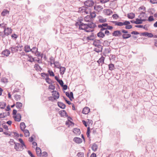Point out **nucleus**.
<instances>
[{
  "mask_svg": "<svg viewBox=\"0 0 157 157\" xmlns=\"http://www.w3.org/2000/svg\"><path fill=\"white\" fill-rule=\"evenodd\" d=\"M95 26V24L92 22L88 24L82 23L79 26V29L84 30L87 32H92Z\"/></svg>",
  "mask_w": 157,
  "mask_h": 157,
  "instance_id": "nucleus-1",
  "label": "nucleus"
},
{
  "mask_svg": "<svg viewBox=\"0 0 157 157\" xmlns=\"http://www.w3.org/2000/svg\"><path fill=\"white\" fill-rule=\"evenodd\" d=\"M79 11L80 13L84 14H88V13L89 10L88 8L84 6L80 8L79 9Z\"/></svg>",
  "mask_w": 157,
  "mask_h": 157,
  "instance_id": "nucleus-2",
  "label": "nucleus"
},
{
  "mask_svg": "<svg viewBox=\"0 0 157 157\" xmlns=\"http://www.w3.org/2000/svg\"><path fill=\"white\" fill-rule=\"evenodd\" d=\"M24 145L18 143H16L14 145V148L17 151H22L24 149Z\"/></svg>",
  "mask_w": 157,
  "mask_h": 157,
  "instance_id": "nucleus-3",
  "label": "nucleus"
},
{
  "mask_svg": "<svg viewBox=\"0 0 157 157\" xmlns=\"http://www.w3.org/2000/svg\"><path fill=\"white\" fill-rule=\"evenodd\" d=\"M94 4V2L92 0H88L84 2L85 6H87V8L88 7L92 6Z\"/></svg>",
  "mask_w": 157,
  "mask_h": 157,
  "instance_id": "nucleus-4",
  "label": "nucleus"
},
{
  "mask_svg": "<svg viewBox=\"0 0 157 157\" xmlns=\"http://www.w3.org/2000/svg\"><path fill=\"white\" fill-rule=\"evenodd\" d=\"M122 34L121 30H117L113 33L112 35L114 36L119 37L122 35Z\"/></svg>",
  "mask_w": 157,
  "mask_h": 157,
  "instance_id": "nucleus-5",
  "label": "nucleus"
},
{
  "mask_svg": "<svg viewBox=\"0 0 157 157\" xmlns=\"http://www.w3.org/2000/svg\"><path fill=\"white\" fill-rule=\"evenodd\" d=\"M3 32L5 33L6 36H8L11 33L12 29L9 27L5 28Z\"/></svg>",
  "mask_w": 157,
  "mask_h": 157,
  "instance_id": "nucleus-6",
  "label": "nucleus"
},
{
  "mask_svg": "<svg viewBox=\"0 0 157 157\" xmlns=\"http://www.w3.org/2000/svg\"><path fill=\"white\" fill-rule=\"evenodd\" d=\"M10 54V51L8 49H5L3 51L2 53V56H8Z\"/></svg>",
  "mask_w": 157,
  "mask_h": 157,
  "instance_id": "nucleus-7",
  "label": "nucleus"
},
{
  "mask_svg": "<svg viewBox=\"0 0 157 157\" xmlns=\"http://www.w3.org/2000/svg\"><path fill=\"white\" fill-rule=\"evenodd\" d=\"M93 45L96 47H102V46L101 45V42L99 40H96L94 41L93 43Z\"/></svg>",
  "mask_w": 157,
  "mask_h": 157,
  "instance_id": "nucleus-8",
  "label": "nucleus"
},
{
  "mask_svg": "<svg viewBox=\"0 0 157 157\" xmlns=\"http://www.w3.org/2000/svg\"><path fill=\"white\" fill-rule=\"evenodd\" d=\"M13 117L17 121L19 122L21 120V116L20 113H17L16 116H13Z\"/></svg>",
  "mask_w": 157,
  "mask_h": 157,
  "instance_id": "nucleus-9",
  "label": "nucleus"
},
{
  "mask_svg": "<svg viewBox=\"0 0 157 157\" xmlns=\"http://www.w3.org/2000/svg\"><path fill=\"white\" fill-rule=\"evenodd\" d=\"M94 9L96 11L99 12L101 10L103 9V8L101 6L98 5H96L94 6Z\"/></svg>",
  "mask_w": 157,
  "mask_h": 157,
  "instance_id": "nucleus-10",
  "label": "nucleus"
},
{
  "mask_svg": "<svg viewBox=\"0 0 157 157\" xmlns=\"http://www.w3.org/2000/svg\"><path fill=\"white\" fill-rule=\"evenodd\" d=\"M141 35L143 36H148L150 38H151L153 37V34L151 33H150L147 32H144L141 33Z\"/></svg>",
  "mask_w": 157,
  "mask_h": 157,
  "instance_id": "nucleus-11",
  "label": "nucleus"
},
{
  "mask_svg": "<svg viewBox=\"0 0 157 157\" xmlns=\"http://www.w3.org/2000/svg\"><path fill=\"white\" fill-rule=\"evenodd\" d=\"M52 93V95L56 99H58L59 98V92L56 91H53Z\"/></svg>",
  "mask_w": 157,
  "mask_h": 157,
  "instance_id": "nucleus-12",
  "label": "nucleus"
},
{
  "mask_svg": "<svg viewBox=\"0 0 157 157\" xmlns=\"http://www.w3.org/2000/svg\"><path fill=\"white\" fill-rule=\"evenodd\" d=\"M90 111V109L88 107H85L82 110V113L86 114H87Z\"/></svg>",
  "mask_w": 157,
  "mask_h": 157,
  "instance_id": "nucleus-13",
  "label": "nucleus"
},
{
  "mask_svg": "<svg viewBox=\"0 0 157 157\" xmlns=\"http://www.w3.org/2000/svg\"><path fill=\"white\" fill-rule=\"evenodd\" d=\"M73 140L75 142L78 144L81 143L82 142V139L78 137H75Z\"/></svg>",
  "mask_w": 157,
  "mask_h": 157,
  "instance_id": "nucleus-14",
  "label": "nucleus"
},
{
  "mask_svg": "<svg viewBox=\"0 0 157 157\" xmlns=\"http://www.w3.org/2000/svg\"><path fill=\"white\" fill-rule=\"evenodd\" d=\"M36 150L37 155L38 156H41L42 153L40 148L39 147H36Z\"/></svg>",
  "mask_w": 157,
  "mask_h": 157,
  "instance_id": "nucleus-15",
  "label": "nucleus"
},
{
  "mask_svg": "<svg viewBox=\"0 0 157 157\" xmlns=\"http://www.w3.org/2000/svg\"><path fill=\"white\" fill-rule=\"evenodd\" d=\"M139 9L140 10V9H141V10H143L144 11V12H142V13H141L140 14V16H139V17H140V19L141 18V17H140V16H144V15L145 14V9H146V8H145V7L144 6H141L139 8Z\"/></svg>",
  "mask_w": 157,
  "mask_h": 157,
  "instance_id": "nucleus-16",
  "label": "nucleus"
},
{
  "mask_svg": "<svg viewBox=\"0 0 157 157\" xmlns=\"http://www.w3.org/2000/svg\"><path fill=\"white\" fill-rule=\"evenodd\" d=\"M29 45H26L24 47V51L26 52H28L31 51Z\"/></svg>",
  "mask_w": 157,
  "mask_h": 157,
  "instance_id": "nucleus-17",
  "label": "nucleus"
},
{
  "mask_svg": "<svg viewBox=\"0 0 157 157\" xmlns=\"http://www.w3.org/2000/svg\"><path fill=\"white\" fill-rule=\"evenodd\" d=\"M58 105L59 107L62 109H64L65 108V105L61 102H58Z\"/></svg>",
  "mask_w": 157,
  "mask_h": 157,
  "instance_id": "nucleus-18",
  "label": "nucleus"
},
{
  "mask_svg": "<svg viewBox=\"0 0 157 157\" xmlns=\"http://www.w3.org/2000/svg\"><path fill=\"white\" fill-rule=\"evenodd\" d=\"M9 11L7 10L4 9L1 13V15L2 16H5L7 14H9Z\"/></svg>",
  "mask_w": 157,
  "mask_h": 157,
  "instance_id": "nucleus-19",
  "label": "nucleus"
},
{
  "mask_svg": "<svg viewBox=\"0 0 157 157\" xmlns=\"http://www.w3.org/2000/svg\"><path fill=\"white\" fill-rule=\"evenodd\" d=\"M60 69V74L61 75H63L64 73V72L66 70V68L64 67H60L59 68Z\"/></svg>",
  "mask_w": 157,
  "mask_h": 157,
  "instance_id": "nucleus-20",
  "label": "nucleus"
},
{
  "mask_svg": "<svg viewBox=\"0 0 157 157\" xmlns=\"http://www.w3.org/2000/svg\"><path fill=\"white\" fill-rule=\"evenodd\" d=\"M127 17L128 18L132 19L135 17V15L134 13H131L128 14Z\"/></svg>",
  "mask_w": 157,
  "mask_h": 157,
  "instance_id": "nucleus-21",
  "label": "nucleus"
},
{
  "mask_svg": "<svg viewBox=\"0 0 157 157\" xmlns=\"http://www.w3.org/2000/svg\"><path fill=\"white\" fill-rule=\"evenodd\" d=\"M87 39H88V41L89 40H93L95 38V36L94 35V34L93 33H92L91 34L90 36L87 37V38H86Z\"/></svg>",
  "mask_w": 157,
  "mask_h": 157,
  "instance_id": "nucleus-22",
  "label": "nucleus"
},
{
  "mask_svg": "<svg viewBox=\"0 0 157 157\" xmlns=\"http://www.w3.org/2000/svg\"><path fill=\"white\" fill-rule=\"evenodd\" d=\"M18 48L17 46L14 47H11L10 48V49L11 50L12 52L13 53L14 52H16L18 51Z\"/></svg>",
  "mask_w": 157,
  "mask_h": 157,
  "instance_id": "nucleus-23",
  "label": "nucleus"
},
{
  "mask_svg": "<svg viewBox=\"0 0 157 157\" xmlns=\"http://www.w3.org/2000/svg\"><path fill=\"white\" fill-rule=\"evenodd\" d=\"M102 50V47H97L94 49V51L97 52L99 53L101 52Z\"/></svg>",
  "mask_w": 157,
  "mask_h": 157,
  "instance_id": "nucleus-24",
  "label": "nucleus"
},
{
  "mask_svg": "<svg viewBox=\"0 0 157 157\" xmlns=\"http://www.w3.org/2000/svg\"><path fill=\"white\" fill-rule=\"evenodd\" d=\"M122 35V38L124 39H128L131 36V34H123Z\"/></svg>",
  "mask_w": 157,
  "mask_h": 157,
  "instance_id": "nucleus-25",
  "label": "nucleus"
},
{
  "mask_svg": "<svg viewBox=\"0 0 157 157\" xmlns=\"http://www.w3.org/2000/svg\"><path fill=\"white\" fill-rule=\"evenodd\" d=\"M22 106V104L21 102H17L16 104V107L19 109H20Z\"/></svg>",
  "mask_w": 157,
  "mask_h": 157,
  "instance_id": "nucleus-26",
  "label": "nucleus"
},
{
  "mask_svg": "<svg viewBox=\"0 0 157 157\" xmlns=\"http://www.w3.org/2000/svg\"><path fill=\"white\" fill-rule=\"evenodd\" d=\"M146 21L145 19H140L138 18H137L136 19V24H140L142 23L143 21Z\"/></svg>",
  "mask_w": 157,
  "mask_h": 157,
  "instance_id": "nucleus-27",
  "label": "nucleus"
},
{
  "mask_svg": "<svg viewBox=\"0 0 157 157\" xmlns=\"http://www.w3.org/2000/svg\"><path fill=\"white\" fill-rule=\"evenodd\" d=\"M73 132L76 134L79 135L80 133V130L78 128H74L73 129Z\"/></svg>",
  "mask_w": 157,
  "mask_h": 157,
  "instance_id": "nucleus-28",
  "label": "nucleus"
},
{
  "mask_svg": "<svg viewBox=\"0 0 157 157\" xmlns=\"http://www.w3.org/2000/svg\"><path fill=\"white\" fill-rule=\"evenodd\" d=\"M26 126L25 123L23 122H21L20 124V128L21 129L22 131L24 130Z\"/></svg>",
  "mask_w": 157,
  "mask_h": 157,
  "instance_id": "nucleus-29",
  "label": "nucleus"
},
{
  "mask_svg": "<svg viewBox=\"0 0 157 157\" xmlns=\"http://www.w3.org/2000/svg\"><path fill=\"white\" fill-rule=\"evenodd\" d=\"M97 36L98 37H99L100 38H103L105 36V35L104 33L100 31L97 34Z\"/></svg>",
  "mask_w": 157,
  "mask_h": 157,
  "instance_id": "nucleus-30",
  "label": "nucleus"
},
{
  "mask_svg": "<svg viewBox=\"0 0 157 157\" xmlns=\"http://www.w3.org/2000/svg\"><path fill=\"white\" fill-rule=\"evenodd\" d=\"M98 148V145L95 143L93 144L91 147L92 150L94 151L97 150Z\"/></svg>",
  "mask_w": 157,
  "mask_h": 157,
  "instance_id": "nucleus-31",
  "label": "nucleus"
},
{
  "mask_svg": "<svg viewBox=\"0 0 157 157\" xmlns=\"http://www.w3.org/2000/svg\"><path fill=\"white\" fill-rule=\"evenodd\" d=\"M104 57L103 56H101L98 61V63L100 64L101 63L102 64L104 62Z\"/></svg>",
  "mask_w": 157,
  "mask_h": 157,
  "instance_id": "nucleus-32",
  "label": "nucleus"
},
{
  "mask_svg": "<svg viewBox=\"0 0 157 157\" xmlns=\"http://www.w3.org/2000/svg\"><path fill=\"white\" fill-rule=\"evenodd\" d=\"M45 80L49 84H52V81L51 80L48 78V75H46V78H45Z\"/></svg>",
  "mask_w": 157,
  "mask_h": 157,
  "instance_id": "nucleus-33",
  "label": "nucleus"
},
{
  "mask_svg": "<svg viewBox=\"0 0 157 157\" xmlns=\"http://www.w3.org/2000/svg\"><path fill=\"white\" fill-rule=\"evenodd\" d=\"M60 114L62 116H67V114L65 110H62L61 111Z\"/></svg>",
  "mask_w": 157,
  "mask_h": 157,
  "instance_id": "nucleus-34",
  "label": "nucleus"
},
{
  "mask_svg": "<svg viewBox=\"0 0 157 157\" xmlns=\"http://www.w3.org/2000/svg\"><path fill=\"white\" fill-rule=\"evenodd\" d=\"M91 18L90 15H87L84 18V20L86 22H88L91 20Z\"/></svg>",
  "mask_w": 157,
  "mask_h": 157,
  "instance_id": "nucleus-35",
  "label": "nucleus"
},
{
  "mask_svg": "<svg viewBox=\"0 0 157 157\" xmlns=\"http://www.w3.org/2000/svg\"><path fill=\"white\" fill-rule=\"evenodd\" d=\"M28 58L27 59V60L29 62H33L34 61V59L31 56H28Z\"/></svg>",
  "mask_w": 157,
  "mask_h": 157,
  "instance_id": "nucleus-36",
  "label": "nucleus"
},
{
  "mask_svg": "<svg viewBox=\"0 0 157 157\" xmlns=\"http://www.w3.org/2000/svg\"><path fill=\"white\" fill-rule=\"evenodd\" d=\"M22 131H23L24 133L25 136V137H27L29 136V131L28 130L25 129Z\"/></svg>",
  "mask_w": 157,
  "mask_h": 157,
  "instance_id": "nucleus-37",
  "label": "nucleus"
},
{
  "mask_svg": "<svg viewBox=\"0 0 157 157\" xmlns=\"http://www.w3.org/2000/svg\"><path fill=\"white\" fill-rule=\"evenodd\" d=\"M107 21L106 18H104L102 17H100L99 19V21L101 23H104Z\"/></svg>",
  "mask_w": 157,
  "mask_h": 157,
  "instance_id": "nucleus-38",
  "label": "nucleus"
},
{
  "mask_svg": "<svg viewBox=\"0 0 157 157\" xmlns=\"http://www.w3.org/2000/svg\"><path fill=\"white\" fill-rule=\"evenodd\" d=\"M31 52L34 54H36V52H37V48L36 47H33L32 49H31Z\"/></svg>",
  "mask_w": 157,
  "mask_h": 157,
  "instance_id": "nucleus-39",
  "label": "nucleus"
},
{
  "mask_svg": "<svg viewBox=\"0 0 157 157\" xmlns=\"http://www.w3.org/2000/svg\"><path fill=\"white\" fill-rule=\"evenodd\" d=\"M14 98L17 101H19L21 99V96L20 95L16 94L14 95Z\"/></svg>",
  "mask_w": 157,
  "mask_h": 157,
  "instance_id": "nucleus-40",
  "label": "nucleus"
},
{
  "mask_svg": "<svg viewBox=\"0 0 157 157\" xmlns=\"http://www.w3.org/2000/svg\"><path fill=\"white\" fill-rule=\"evenodd\" d=\"M109 70L111 71L113 70L114 68V66L113 64L110 63L109 65Z\"/></svg>",
  "mask_w": 157,
  "mask_h": 157,
  "instance_id": "nucleus-41",
  "label": "nucleus"
},
{
  "mask_svg": "<svg viewBox=\"0 0 157 157\" xmlns=\"http://www.w3.org/2000/svg\"><path fill=\"white\" fill-rule=\"evenodd\" d=\"M6 105V103L4 102H0V108L1 109H4Z\"/></svg>",
  "mask_w": 157,
  "mask_h": 157,
  "instance_id": "nucleus-42",
  "label": "nucleus"
},
{
  "mask_svg": "<svg viewBox=\"0 0 157 157\" xmlns=\"http://www.w3.org/2000/svg\"><path fill=\"white\" fill-rule=\"evenodd\" d=\"M53 64H54L55 66L57 68H59L60 67V65L58 62H55Z\"/></svg>",
  "mask_w": 157,
  "mask_h": 157,
  "instance_id": "nucleus-43",
  "label": "nucleus"
},
{
  "mask_svg": "<svg viewBox=\"0 0 157 157\" xmlns=\"http://www.w3.org/2000/svg\"><path fill=\"white\" fill-rule=\"evenodd\" d=\"M108 25V24L107 23H103L101 25H98V28H101L102 27H106V26Z\"/></svg>",
  "mask_w": 157,
  "mask_h": 157,
  "instance_id": "nucleus-44",
  "label": "nucleus"
},
{
  "mask_svg": "<svg viewBox=\"0 0 157 157\" xmlns=\"http://www.w3.org/2000/svg\"><path fill=\"white\" fill-rule=\"evenodd\" d=\"M90 16L91 18H94L96 16L95 12H93L91 13Z\"/></svg>",
  "mask_w": 157,
  "mask_h": 157,
  "instance_id": "nucleus-45",
  "label": "nucleus"
},
{
  "mask_svg": "<svg viewBox=\"0 0 157 157\" xmlns=\"http://www.w3.org/2000/svg\"><path fill=\"white\" fill-rule=\"evenodd\" d=\"M10 144L11 145H13L14 144L15 145V144L16 143L14 141L13 139H10V141L9 142Z\"/></svg>",
  "mask_w": 157,
  "mask_h": 157,
  "instance_id": "nucleus-46",
  "label": "nucleus"
},
{
  "mask_svg": "<svg viewBox=\"0 0 157 157\" xmlns=\"http://www.w3.org/2000/svg\"><path fill=\"white\" fill-rule=\"evenodd\" d=\"M7 114L6 113H1L0 114V118H3L6 117Z\"/></svg>",
  "mask_w": 157,
  "mask_h": 157,
  "instance_id": "nucleus-47",
  "label": "nucleus"
},
{
  "mask_svg": "<svg viewBox=\"0 0 157 157\" xmlns=\"http://www.w3.org/2000/svg\"><path fill=\"white\" fill-rule=\"evenodd\" d=\"M77 156L78 157H84L83 153L82 152H79L78 153Z\"/></svg>",
  "mask_w": 157,
  "mask_h": 157,
  "instance_id": "nucleus-48",
  "label": "nucleus"
},
{
  "mask_svg": "<svg viewBox=\"0 0 157 157\" xmlns=\"http://www.w3.org/2000/svg\"><path fill=\"white\" fill-rule=\"evenodd\" d=\"M48 72L50 76H54V74L52 71L49 70L48 71Z\"/></svg>",
  "mask_w": 157,
  "mask_h": 157,
  "instance_id": "nucleus-49",
  "label": "nucleus"
},
{
  "mask_svg": "<svg viewBox=\"0 0 157 157\" xmlns=\"http://www.w3.org/2000/svg\"><path fill=\"white\" fill-rule=\"evenodd\" d=\"M34 68L38 70H40V69H41V68L40 67V66L38 64H36L35 65Z\"/></svg>",
  "mask_w": 157,
  "mask_h": 157,
  "instance_id": "nucleus-50",
  "label": "nucleus"
},
{
  "mask_svg": "<svg viewBox=\"0 0 157 157\" xmlns=\"http://www.w3.org/2000/svg\"><path fill=\"white\" fill-rule=\"evenodd\" d=\"M6 24H5L4 23L1 24H0V27H1L2 28H3L4 29L5 28H6Z\"/></svg>",
  "mask_w": 157,
  "mask_h": 157,
  "instance_id": "nucleus-51",
  "label": "nucleus"
},
{
  "mask_svg": "<svg viewBox=\"0 0 157 157\" xmlns=\"http://www.w3.org/2000/svg\"><path fill=\"white\" fill-rule=\"evenodd\" d=\"M19 142L21 144L24 145V147H26V146L25 144H24V143L22 140L21 139V138L19 139Z\"/></svg>",
  "mask_w": 157,
  "mask_h": 157,
  "instance_id": "nucleus-52",
  "label": "nucleus"
},
{
  "mask_svg": "<svg viewBox=\"0 0 157 157\" xmlns=\"http://www.w3.org/2000/svg\"><path fill=\"white\" fill-rule=\"evenodd\" d=\"M41 155H42V156H44V157H47L48 156L47 153L46 151L43 152Z\"/></svg>",
  "mask_w": 157,
  "mask_h": 157,
  "instance_id": "nucleus-53",
  "label": "nucleus"
},
{
  "mask_svg": "<svg viewBox=\"0 0 157 157\" xmlns=\"http://www.w3.org/2000/svg\"><path fill=\"white\" fill-rule=\"evenodd\" d=\"M112 17L115 19H117L119 17L116 14H114L112 15Z\"/></svg>",
  "mask_w": 157,
  "mask_h": 157,
  "instance_id": "nucleus-54",
  "label": "nucleus"
},
{
  "mask_svg": "<svg viewBox=\"0 0 157 157\" xmlns=\"http://www.w3.org/2000/svg\"><path fill=\"white\" fill-rule=\"evenodd\" d=\"M154 20V19L152 16H150L148 18V21H151Z\"/></svg>",
  "mask_w": 157,
  "mask_h": 157,
  "instance_id": "nucleus-55",
  "label": "nucleus"
},
{
  "mask_svg": "<svg viewBox=\"0 0 157 157\" xmlns=\"http://www.w3.org/2000/svg\"><path fill=\"white\" fill-rule=\"evenodd\" d=\"M48 88L49 89L53 90L55 89V86L51 84L49 86Z\"/></svg>",
  "mask_w": 157,
  "mask_h": 157,
  "instance_id": "nucleus-56",
  "label": "nucleus"
},
{
  "mask_svg": "<svg viewBox=\"0 0 157 157\" xmlns=\"http://www.w3.org/2000/svg\"><path fill=\"white\" fill-rule=\"evenodd\" d=\"M6 35L5 33L3 32H0V36L2 37L3 38L5 37Z\"/></svg>",
  "mask_w": 157,
  "mask_h": 157,
  "instance_id": "nucleus-57",
  "label": "nucleus"
},
{
  "mask_svg": "<svg viewBox=\"0 0 157 157\" xmlns=\"http://www.w3.org/2000/svg\"><path fill=\"white\" fill-rule=\"evenodd\" d=\"M82 22L81 21H80L79 22H76L75 23V25L76 26L78 27H79V26H80V25L81 24V23Z\"/></svg>",
  "mask_w": 157,
  "mask_h": 157,
  "instance_id": "nucleus-58",
  "label": "nucleus"
},
{
  "mask_svg": "<svg viewBox=\"0 0 157 157\" xmlns=\"http://www.w3.org/2000/svg\"><path fill=\"white\" fill-rule=\"evenodd\" d=\"M132 28V26L131 25H126L125 27V28L127 29H130Z\"/></svg>",
  "mask_w": 157,
  "mask_h": 157,
  "instance_id": "nucleus-59",
  "label": "nucleus"
},
{
  "mask_svg": "<svg viewBox=\"0 0 157 157\" xmlns=\"http://www.w3.org/2000/svg\"><path fill=\"white\" fill-rule=\"evenodd\" d=\"M57 82L59 83L61 86L63 85V81L62 80L59 79L58 81Z\"/></svg>",
  "mask_w": 157,
  "mask_h": 157,
  "instance_id": "nucleus-60",
  "label": "nucleus"
},
{
  "mask_svg": "<svg viewBox=\"0 0 157 157\" xmlns=\"http://www.w3.org/2000/svg\"><path fill=\"white\" fill-rule=\"evenodd\" d=\"M130 24V22L128 21H125L123 22V25H129Z\"/></svg>",
  "mask_w": 157,
  "mask_h": 157,
  "instance_id": "nucleus-61",
  "label": "nucleus"
},
{
  "mask_svg": "<svg viewBox=\"0 0 157 157\" xmlns=\"http://www.w3.org/2000/svg\"><path fill=\"white\" fill-rule=\"evenodd\" d=\"M49 99L50 100L53 101V100H55L56 99V98H55L53 96H50L49 97Z\"/></svg>",
  "mask_w": 157,
  "mask_h": 157,
  "instance_id": "nucleus-62",
  "label": "nucleus"
},
{
  "mask_svg": "<svg viewBox=\"0 0 157 157\" xmlns=\"http://www.w3.org/2000/svg\"><path fill=\"white\" fill-rule=\"evenodd\" d=\"M28 152L29 154L30 155L31 157H35V156L32 154V152L29 150L28 151Z\"/></svg>",
  "mask_w": 157,
  "mask_h": 157,
  "instance_id": "nucleus-63",
  "label": "nucleus"
},
{
  "mask_svg": "<svg viewBox=\"0 0 157 157\" xmlns=\"http://www.w3.org/2000/svg\"><path fill=\"white\" fill-rule=\"evenodd\" d=\"M150 1L152 4L157 3V0H150Z\"/></svg>",
  "mask_w": 157,
  "mask_h": 157,
  "instance_id": "nucleus-64",
  "label": "nucleus"
}]
</instances>
